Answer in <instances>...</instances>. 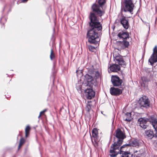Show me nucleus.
<instances>
[{
    "label": "nucleus",
    "instance_id": "obj_1",
    "mask_svg": "<svg viewBox=\"0 0 157 157\" xmlns=\"http://www.w3.org/2000/svg\"><path fill=\"white\" fill-rule=\"evenodd\" d=\"M89 18L90 22H89V29L87 32L86 38L88 42L90 44H96L100 41V34L98 31L102 30V25L99 22V19L89 17Z\"/></svg>",
    "mask_w": 157,
    "mask_h": 157
},
{
    "label": "nucleus",
    "instance_id": "obj_2",
    "mask_svg": "<svg viewBox=\"0 0 157 157\" xmlns=\"http://www.w3.org/2000/svg\"><path fill=\"white\" fill-rule=\"evenodd\" d=\"M106 2V0H97L91 6L89 17L96 19H99L98 17H101L105 13Z\"/></svg>",
    "mask_w": 157,
    "mask_h": 157
},
{
    "label": "nucleus",
    "instance_id": "obj_3",
    "mask_svg": "<svg viewBox=\"0 0 157 157\" xmlns=\"http://www.w3.org/2000/svg\"><path fill=\"white\" fill-rule=\"evenodd\" d=\"M116 137L114 138V142L118 144L121 145L123 140L126 138L125 134L120 128H118L116 131Z\"/></svg>",
    "mask_w": 157,
    "mask_h": 157
},
{
    "label": "nucleus",
    "instance_id": "obj_4",
    "mask_svg": "<svg viewBox=\"0 0 157 157\" xmlns=\"http://www.w3.org/2000/svg\"><path fill=\"white\" fill-rule=\"evenodd\" d=\"M123 10L124 12H129L131 14L133 13L135 6L132 0H124L123 3Z\"/></svg>",
    "mask_w": 157,
    "mask_h": 157
},
{
    "label": "nucleus",
    "instance_id": "obj_5",
    "mask_svg": "<svg viewBox=\"0 0 157 157\" xmlns=\"http://www.w3.org/2000/svg\"><path fill=\"white\" fill-rule=\"evenodd\" d=\"M121 145L114 142L112 144L110 149L109 155L110 157H115L119 153V148Z\"/></svg>",
    "mask_w": 157,
    "mask_h": 157
},
{
    "label": "nucleus",
    "instance_id": "obj_6",
    "mask_svg": "<svg viewBox=\"0 0 157 157\" xmlns=\"http://www.w3.org/2000/svg\"><path fill=\"white\" fill-rule=\"evenodd\" d=\"M139 103L141 107L147 108L150 107V102L146 96L141 98L139 101Z\"/></svg>",
    "mask_w": 157,
    "mask_h": 157
},
{
    "label": "nucleus",
    "instance_id": "obj_7",
    "mask_svg": "<svg viewBox=\"0 0 157 157\" xmlns=\"http://www.w3.org/2000/svg\"><path fill=\"white\" fill-rule=\"evenodd\" d=\"M87 88L85 90V93L87 99H91L95 97V93L93 90V87L86 86Z\"/></svg>",
    "mask_w": 157,
    "mask_h": 157
},
{
    "label": "nucleus",
    "instance_id": "obj_8",
    "mask_svg": "<svg viewBox=\"0 0 157 157\" xmlns=\"http://www.w3.org/2000/svg\"><path fill=\"white\" fill-rule=\"evenodd\" d=\"M111 81L114 86H121L123 82L122 80L117 75L112 76L111 77Z\"/></svg>",
    "mask_w": 157,
    "mask_h": 157
},
{
    "label": "nucleus",
    "instance_id": "obj_9",
    "mask_svg": "<svg viewBox=\"0 0 157 157\" xmlns=\"http://www.w3.org/2000/svg\"><path fill=\"white\" fill-rule=\"evenodd\" d=\"M148 61L152 65L154 63L157 62V46H156L154 48L153 53L149 59Z\"/></svg>",
    "mask_w": 157,
    "mask_h": 157
},
{
    "label": "nucleus",
    "instance_id": "obj_10",
    "mask_svg": "<svg viewBox=\"0 0 157 157\" xmlns=\"http://www.w3.org/2000/svg\"><path fill=\"white\" fill-rule=\"evenodd\" d=\"M85 80L87 82L86 86L93 87V85L95 82V80L93 76L87 74L85 75Z\"/></svg>",
    "mask_w": 157,
    "mask_h": 157
},
{
    "label": "nucleus",
    "instance_id": "obj_11",
    "mask_svg": "<svg viewBox=\"0 0 157 157\" xmlns=\"http://www.w3.org/2000/svg\"><path fill=\"white\" fill-rule=\"evenodd\" d=\"M120 22L124 29H127L128 28L129 26V20L125 17H122L120 19Z\"/></svg>",
    "mask_w": 157,
    "mask_h": 157
},
{
    "label": "nucleus",
    "instance_id": "obj_12",
    "mask_svg": "<svg viewBox=\"0 0 157 157\" xmlns=\"http://www.w3.org/2000/svg\"><path fill=\"white\" fill-rule=\"evenodd\" d=\"M110 92L112 95L117 96L122 93V91L118 88L112 87L110 89Z\"/></svg>",
    "mask_w": 157,
    "mask_h": 157
},
{
    "label": "nucleus",
    "instance_id": "obj_13",
    "mask_svg": "<svg viewBox=\"0 0 157 157\" xmlns=\"http://www.w3.org/2000/svg\"><path fill=\"white\" fill-rule=\"evenodd\" d=\"M115 61L122 67H125L126 66V63L124 60L123 57L121 56H117L115 57Z\"/></svg>",
    "mask_w": 157,
    "mask_h": 157
},
{
    "label": "nucleus",
    "instance_id": "obj_14",
    "mask_svg": "<svg viewBox=\"0 0 157 157\" xmlns=\"http://www.w3.org/2000/svg\"><path fill=\"white\" fill-rule=\"evenodd\" d=\"M117 36L120 38L124 40H127L129 37V33L128 32L121 31L119 33Z\"/></svg>",
    "mask_w": 157,
    "mask_h": 157
},
{
    "label": "nucleus",
    "instance_id": "obj_15",
    "mask_svg": "<svg viewBox=\"0 0 157 157\" xmlns=\"http://www.w3.org/2000/svg\"><path fill=\"white\" fill-rule=\"evenodd\" d=\"M118 44V46L122 49L128 48L129 45V42L126 40H123L122 41H119Z\"/></svg>",
    "mask_w": 157,
    "mask_h": 157
},
{
    "label": "nucleus",
    "instance_id": "obj_16",
    "mask_svg": "<svg viewBox=\"0 0 157 157\" xmlns=\"http://www.w3.org/2000/svg\"><path fill=\"white\" fill-rule=\"evenodd\" d=\"M138 121L139 122L140 126L143 129H146L147 126V120L144 118H140L138 119Z\"/></svg>",
    "mask_w": 157,
    "mask_h": 157
},
{
    "label": "nucleus",
    "instance_id": "obj_17",
    "mask_svg": "<svg viewBox=\"0 0 157 157\" xmlns=\"http://www.w3.org/2000/svg\"><path fill=\"white\" fill-rule=\"evenodd\" d=\"M109 68L110 70L113 72H117L120 70V66L116 64L110 66Z\"/></svg>",
    "mask_w": 157,
    "mask_h": 157
},
{
    "label": "nucleus",
    "instance_id": "obj_18",
    "mask_svg": "<svg viewBox=\"0 0 157 157\" xmlns=\"http://www.w3.org/2000/svg\"><path fill=\"white\" fill-rule=\"evenodd\" d=\"M131 148V146H130L129 144H127L124 145L122 146L120 148H119L120 151H123L124 150H125L124 151L125 152H130V149Z\"/></svg>",
    "mask_w": 157,
    "mask_h": 157
},
{
    "label": "nucleus",
    "instance_id": "obj_19",
    "mask_svg": "<svg viewBox=\"0 0 157 157\" xmlns=\"http://www.w3.org/2000/svg\"><path fill=\"white\" fill-rule=\"evenodd\" d=\"M92 136L91 137L94 138V139L98 140V132L97 129L96 128H94L92 132Z\"/></svg>",
    "mask_w": 157,
    "mask_h": 157
},
{
    "label": "nucleus",
    "instance_id": "obj_20",
    "mask_svg": "<svg viewBox=\"0 0 157 157\" xmlns=\"http://www.w3.org/2000/svg\"><path fill=\"white\" fill-rule=\"evenodd\" d=\"M141 81L140 82V85L142 86L145 87L146 84L150 81V80L147 77H143L141 78Z\"/></svg>",
    "mask_w": 157,
    "mask_h": 157
},
{
    "label": "nucleus",
    "instance_id": "obj_21",
    "mask_svg": "<svg viewBox=\"0 0 157 157\" xmlns=\"http://www.w3.org/2000/svg\"><path fill=\"white\" fill-rule=\"evenodd\" d=\"M146 137L149 139H151L154 136V133L151 130H148L145 131Z\"/></svg>",
    "mask_w": 157,
    "mask_h": 157
},
{
    "label": "nucleus",
    "instance_id": "obj_22",
    "mask_svg": "<svg viewBox=\"0 0 157 157\" xmlns=\"http://www.w3.org/2000/svg\"><path fill=\"white\" fill-rule=\"evenodd\" d=\"M131 113H127L125 114V116L124 117V121L130 122L132 121V118L131 117Z\"/></svg>",
    "mask_w": 157,
    "mask_h": 157
},
{
    "label": "nucleus",
    "instance_id": "obj_23",
    "mask_svg": "<svg viewBox=\"0 0 157 157\" xmlns=\"http://www.w3.org/2000/svg\"><path fill=\"white\" fill-rule=\"evenodd\" d=\"M123 151H120L119 153L121 154L122 157H130L129 155L131 157L132 154L130 152H125V150H123Z\"/></svg>",
    "mask_w": 157,
    "mask_h": 157
},
{
    "label": "nucleus",
    "instance_id": "obj_24",
    "mask_svg": "<svg viewBox=\"0 0 157 157\" xmlns=\"http://www.w3.org/2000/svg\"><path fill=\"white\" fill-rule=\"evenodd\" d=\"M129 145L130 146H132L135 147H138L139 146V143L138 140H134L130 141Z\"/></svg>",
    "mask_w": 157,
    "mask_h": 157
},
{
    "label": "nucleus",
    "instance_id": "obj_25",
    "mask_svg": "<svg viewBox=\"0 0 157 157\" xmlns=\"http://www.w3.org/2000/svg\"><path fill=\"white\" fill-rule=\"evenodd\" d=\"M96 71V70L94 68V66L93 65L91 66L90 68L88 69V73L92 76H94V73Z\"/></svg>",
    "mask_w": 157,
    "mask_h": 157
},
{
    "label": "nucleus",
    "instance_id": "obj_26",
    "mask_svg": "<svg viewBox=\"0 0 157 157\" xmlns=\"http://www.w3.org/2000/svg\"><path fill=\"white\" fill-rule=\"evenodd\" d=\"M30 130L31 128L30 126L29 125L27 126L25 129V137L26 138H27L29 136Z\"/></svg>",
    "mask_w": 157,
    "mask_h": 157
},
{
    "label": "nucleus",
    "instance_id": "obj_27",
    "mask_svg": "<svg viewBox=\"0 0 157 157\" xmlns=\"http://www.w3.org/2000/svg\"><path fill=\"white\" fill-rule=\"evenodd\" d=\"M142 153L140 151H136L134 153L132 154L131 157H141Z\"/></svg>",
    "mask_w": 157,
    "mask_h": 157
},
{
    "label": "nucleus",
    "instance_id": "obj_28",
    "mask_svg": "<svg viewBox=\"0 0 157 157\" xmlns=\"http://www.w3.org/2000/svg\"><path fill=\"white\" fill-rule=\"evenodd\" d=\"M25 140L22 137L20 139L18 148V150H19L23 145L25 144Z\"/></svg>",
    "mask_w": 157,
    "mask_h": 157
},
{
    "label": "nucleus",
    "instance_id": "obj_29",
    "mask_svg": "<svg viewBox=\"0 0 157 157\" xmlns=\"http://www.w3.org/2000/svg\"><path fill=\"white\" fill-rule=\"evenodd\" d=\"M153 127L156 131H157V120L155 119L152 122Z\"/></svg>",
    "mask_w": 157,
    "mask_h": 157
},
{
    "label": "nucleus",
    "instance_id": "obj_30",
    "mask_svg": "<svg viewBox=\"0 0 157 157\" xmlns=\"http://www.w3.org/2000/svg\"><path fill=\"white\" fill-rule=\"evenodd\" d=\"M50 57L51 60H52L54 59L55 58V54L52 49H51V50Z\"/></svg>",
    "mask_w": 157,
    "mask_h": 157
},
{
    "label": "nucleus",
    "instance_id": "obj_31",
    "mask_svg": "<svg viewBox=\"0 0 157 157\" xmlns=\"http://www.w3.org/2000/svg\"><path fill=\"white\" fill-rule=\"evenodd\" d=\"M91 141L92 143V144L94 145V146L96 147H97L98 146V143L97 142V140H97L96 139H94V140H93V139L92 137H91Z\"/></svg>",
    "mask_w": 157,
    "mask_h": 157
},
{
    "label": "nucleus",
    "instance_id": "obj_32",
    "mask_svg": "<svg viewBox=\"0 0 157 157\" xmlns=\"http://www.w3.org/2000/svg\"><path fill=\"white\" fill-rule=\"evenodd\" d=\"M6 21V19L5 17H2L1 18L0 21V23L3 25L4 28L5 27L4 24L5 23Z\"/></svg>",
    "mask_w": 157,
    "mask_h": 157
},
{
    "label": "nucleus",
    "instance_id": "obj_33",
    "mask_svg": "<svg viewBox=\"0 0 157 157\" xmlns=\"http://www.w3.org/2000/svg\"><path fill=\"white\" fill-rule=\"evenodd\" d=\"M92 76L95 78L96 79L100 77V74L99 72L96 70L94 73V76Z\"/></svg>",
    "mask_w": 157,
    "mask_h": 157
},
{
    "label": "nucleus",
    "instance_id": "obj_34",
    "mask_svg": "<svg viewBox=\"0 0 157 157\" xmlns=\"http://www.w3.org/2000/svg\"><path fill=\"white\" fill-rule=\"evenodd\" d=\"M88 48L89 50L91 52H93L95 49V47L91 45H89L88 46Z\"/></svg>",
    "mask_w": 157,
    "mask_h": 157
},
{
    "label": "nucleus",
    "instance_id": "obj_35",
    "mask_svg": "<svg viewBox=\"0 0 157 157\" xmlns=\"http://www.w3.org/2000/svg\"><path fill=\"white\" fill-rule=\"evenodd\" d=\"M91 106L92 105H91V104H87L86 107V110L87 111L89 112L90 110L91 109Z\"/></svg>",
    "mask_w": 157,
    "mask_h": 157
},
{
    "label": "nucleus",
    "instance_id": "obj_36",
    "mask_svg": "<svg viewBox=\"0 0 157 157\" xmlns=\"http://www.w3.org/2000/svg\"><path fill=\"white\" fill-rule=\"evenodd\" d=\"M47 111V109H44L43 111L40 112V114L38 116V118H39L41 115H44V113Z\"/></svg>",
    "mask_w": 157,
    "mask_h": 157
},
{
    "label": "nucleus",
    "instance_id": "obj_37",
    "mask_svg": "<svg viewBox=\"0 0 157 157\" xmlns=\"http://www.w3.org/2000/svg\"><path fill=\"white\" fill-rule=\"evenodd\" d=\"M6 79L8 80V81H9L11 80L10 78L9 77H7V78H6Z\"/></svg>",
    "mask_w": 157,
    "mask_h": 157
},
{
    "label": "nucleus",
    "instance_id": "obj_38",
    "mask_svg": "<svg viewBox=\"0 0 157 157\" xmlns=\"http://www.w3.org/2000/svg\"><path fill=\"white\" fill-rule=\"evenodd\" d=\"M28 0H22V2H27L28 1Z\"/></svg>",
    "mask_w": 157,
    "mask_h": 157
},
{
    "label": "nucleus",
    "instance_id": "obj_39",
    "mask_svg": "<svg viewBox=\"0 0 157 157\" xmlns=\"http://www.w3.org/2000/svg\"><path fill=\"white\" fill-rule=\"evenodd\" d=\"M91 101H88V104H91Z\"/></svg>",
    "mask_w": 157,
    "mask_h": 157
},
{
    "label": "nucleus",
    "instance_id": "obj_40",
    "mask_svg": "<svg viewBox=\"0 0 157 157\" xmlns=\"http://www.w3.org/2000/svg\"><path fill=\"white\" fill-rule=\"evenodd\" d=\"M156 135L157 136V132H156Z\"/></svg>",
    "mask_w": 157,
    "mask_h": 157
}]
</instances>
